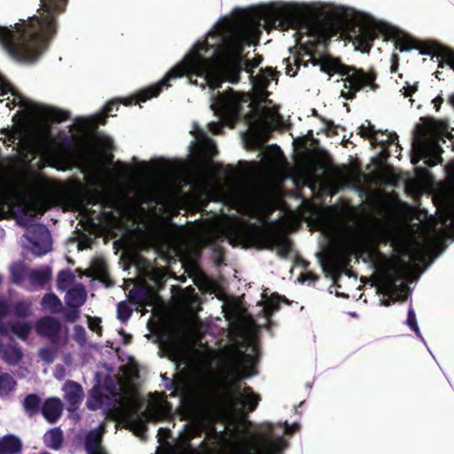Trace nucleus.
<instances>
[{
    "label": "nucleus",
    "mask_w": 454,
    "mask_h": 454,
    "mask_svg": "<svg viewBox=\"0 0 454 454\" xmlns=\"http://www.w3.org/2000/svg\"><path fill=\"white\" fill-rule=\"evenodd\" d=\"M38 355L44 363L51 364L56 358L57 350L52 347H43L39 349Z\"/></svg>",
    "instance_id": "37998d69"
},
{
    "label": "nucleus",
    "mask_w": 454,
    "mask_h": 454,
    "mask_svg": "<svg viewBox=\"0 0 454 454\" xmlns=\"http://www.w3.org/2000/svg\"><path fill=\"white\" fill-rule=\"evenodd\" d=\"M84 447L88 454H107L101 445L100 436L94 431L86 435Z\"/></svg>",
    "instance_id": "c85d7f7f"
},
{
    "label": "nucleus",
    "mask_w": 454,
    "mask_h": 454,
    "mask_svg": "<svg viewBox=\"0 0 454 454\" xmlns=\"http://www.w3.org/2000/svg\"><path fill=\"white\" fill-rule=\"evenodd\" d=\"M281 302L288 305L291 303L286 296L278 293H273L264 301L263 312L267 319L270 320L273 314L279 309Z\"/></svg>",
    "instance_id": "4be33fe9"
},
{
    "label": "nucleus",
    "mask_w": 454,
    "mask_h": 454,
    "mask_svg": "<svg viewBox=\"0 0 454 454\" xmlns=\"http://www.w3.org/2000/svg\"><path fill=\"white\" fill-rule=\"evenodd\" d=\"M46 211L45 203L43 200H33L27 203L24 208V214L34 217L36 214L43 215Z\"/></svg>",
    "instance_id": "58836bf2"
},
{
    "label": "nucleus",
    "mask_w": 454,
    "mask_h": 454,
    "mask_svg": "<svg viewBox=\"0 0 454 454\" xmlns=\"http://www.w3.org/2000/svg\"><path fill=\"white\" fill-rule=\"evenodd\" d=\"M387 33L389 34V25L372 20L360 27L359 33L356 36V42L362 52L369 53L374 40L380 35H383L386 38Z\"/></svg>",
    "instance_id": "9d476101"
},
{
    "label": "nucleus",
    "mask_w": 454,
    "mask_h": 454,
    "mask_svg": "<svg viewBox=\"0 0 454 454\" xmlns=\"http://www.w3.org/2000/svg\"><path fill=\"white\" fill-rule=\"evenodd\" d=\"M428 151L427 148H425L422 145H418L417 147L413 148V155L411 157V162L416 165L419 162V160L423 158H426L425 164L429 167H434L439 162H441L442 159L440 156L433 154L427 157Z\"/></svg>",
    "instance_id": "b1692460"
},
{
    "label": "nucleus",
    "mask_w": 454,
    "mask_h": 454,
    "mask_svg": "<svg viewBox=\"0 0 454 454\" xmlns=\"http://www.w3.org/2000/svg\"><path fill=\"white\" fill-rule=\"evenodd\" d=\"M80 317L79 308H70L64 314V317L67 322H75Z\"/></svg>",
    "instance_id": "6e6d98bb"
},
{
    "label": "nucleus",
    "mask_w": 454,
    "mask_h": 454,
    "mask_svg": "<svg viewBox=\"0 0 454 454\" xmlns=\"http://www.w3.org/2000/svg\"><path fill=\"white\" fill-rule=\"evenodd\" d=\"M86 220L92 225L98 223H106L114 217L111 211H106L105 208H100L99 211L92 207H85L83 212Z\"/></svg>",
    "instance_id": "5701e85b"
},
{
    "label": "nucleus",
    "mask_w": 454,
    "mask_h": 454,
    "mask_svg": "<svg viewBox=\"0 0 454 454\" xmlns=\"http://www.w3.org/2000/svg\"><path fill=\"white\" fill-rule=\"evenodd\" d=\"M41 305L51 311V313H58L62 309V303L59 298L53 293L44 294L42 299Z\"/></svg>",
    "instance_id": "72a5a7b5"
},
{
    "label": "nucleus",
    "mask_w": 454,
    "mask_h": 454,
    "mask_svg": "<svg viewBox=\"0 0 454 454\" xmlns=\"http://www.w3.org/2000/svg\"><path fill=\"white\" fill-rule=\"evenodd\" d=\"M382 274L385 278L387 292L390 293V299L384 301L383 304L389 306L397 300L394 296L397 290V282L402 280L405 275V263L401 259L396 258L392 265L383 266Z\"/></svg>",
    "instance_id": "9b49d317"
},
{
    "label": "nucleus",
    "mask_w": 454,
    "mask_h": 454,
    "mask_svg": "<svg viewBox=\"0 0 454 454\" xmlns=\"http://www.w3.org/2000/svg\"><path fill=\"white\" fill-rule=\"evenodd\" d=\"M300 427L299 424H293L292 426H289L286 422V428H285V432L286 434H294L296 430H298Z\"/></svg>",
    "instance_id": "338daca9"
},
{
    "label": "nucleus",
    "mask_w": 454,
    "mask_h": 454,
    "mask_svg": "<svg viewBox=\"0 0 454 454\" xmlns=\"http://www.w3.org/2000/svg\"><path fill=\"white\" fill-rule=\"evenodd\" d=\"M67 304L69 308H80L86 301V292L82 286L74 287L67 293Z\"/></svg>",
    "instance_id": "bb28decb"
},
{
    "label": "nucleus",
    "mask_w": 454,
    "mask_h": 454,
    "mask_svg": "<svg viewBox=\"0 0 454 454\" xmlns=\"http://www.w3.org/2000/svg\"><path fill=\"white\" fill-rule=\"evenodd\" d=\"M442 48H448L447 46L439 45L434 43L422 42L417 40L415 50H418L422 55H431L433 58L437 57L434 55Z\"/></svg>",
    "instance_id": "e433bc0d"
},
{
    "label": "nucleus",
    "mask_w": 454,
    "mask_h": 454,
    "mask_svg": "<svg viewBox=\"0 0 454 454\" xmlns=\"http://www.w3.org/2000/svg\"><path fill=\"white\" fill-rule=\"evenodd\" d=\"M418 89H419V82H416L412 85L407 84V85L403 86L402 88L401 91H402V94L405 98H409V97H411L418 90Z\"/></svg>",
    "instance_id": "13d9d810"
},
{
    "label": "nucleus",
    "mask_w": 454,
    "mask_h": 454,
    "mask_svg": "<svg viewBox=\"0 0 454 454\" xmlns=\"http://www.w3.org/2000/svg\"><path fill=\"white\" fill-rule=\"evenodd\" d=\"M87 121L84 119L76 118L74 121V126L80 129L87 128Z\"/></svg>",
    "instance_id": "774afa93"
},
{
    "label": "nucleus",
    "mask_w": 454,
    "mask_h": 454,
    "mask_svg": "<svg viewBox=\"0 0 454 454\" xmlns=\"http://www.w3.org/2000/svg\"><path fill=\"white\" fill-rule=\"evenodd\" d=\"M222 60L221 74L225 81L235 84L240 81L244 70L242 56L216 57Z\"/></svg>",
    "instance_id": "2eb2a0df"
},
{
    "label": "nucleus",
    "mask_w": 454,
    "mask_h": 454,
    "mask_svg": "<svg viewBox=\"0 0 454 454\" xmlns=\"http://www.w3.org/2000/svg\"><path fill=\"white\" fill-rule=\"evenodd\" d=\"M77 137L74 135L65 136L58 142V147L67 153H74L76 151Z\"/></svg>",
    "instance_id": "ea45409f"
},
{
    "label": "nucleus",
    "mask_w": 454,
    "mask_h": 454,
    "mask_svg": "<svg viewBox=\"0 0 454 454\" xmlns=\"http://www.w3.org/2000/svg\"><path fill=\"white\" fill-rule=\"evenodd\" d=\"M63 404L58 397H49L42 404L41 412L49 423H56L62 415Z\"/></svg>",
    "instance_id": "6ab92c4d"
},
{
    "label": "nucleus",
    "mask_w": 454,
    "mask_h": 454,
    "mask_svg": "<svg viewBox=\"0 0 454 454\" xmlns=\"http://www.w3.org/2000/svg\"><path fill=\"white\" fill-rule=\"evenodd\" d=\"M64 442L63 431L60 427H54L48 430L43 435V442L45 446L51 450H59Z\"/></svg>",
    "instance_id": "a878e982"
},
{
    "label": "nucleus",
    "mask_w": 454,
    "mask_h": 454,
    "mask_svg": "<svg viewBox=\"0 0 454 454\" xmlns=\"http://www.w3.org/2000/svg\"><path fill=\"white\" fill-rule=\"evenodd\" d=\"M3 355L10 364H17L23 357V353L18 344H9L5 346Z\"/></svg>",
    "instance_id": "473e14b6"
},
{
    "label": "nucleus",
    "mask_w": 454,
    "mask_h": 454,
    "mask_svg": "<svg viewBox=\"0 0 454 454\" xmlns=\"http://www.w3.org/2000/svg\"><path fill=\"white\" fill-rule=\"evenodd\" d=\"M149 87L140 90L136 95L124 98H114L110 101H108L106 106H104V113L103 114H98L96 116V121L98 124L105 125L106 123V119L110 115H114L113 113L114 109L117 111L120 104H123L126 106H129L132 105H137L140 102H145L147 99H142V93L146 90Z\"/></svg>",
    "instance_id": "dca6fc26"
},
{
    "label": "nucleus",
    "mask_w": 454,
    "mask_h": 454,
    "mask_svg": "<svg viewBox=\"0 0 454 454\" xmlns=\"http://www.w3.org/2000/svg\"><path fill=\"white\" fill-rule=\"evenodd\" d=\"M386 39H393L395 46L401 52L415 50L417 40L416 38L403 33L395 27L389 26V34L387 33Z\"/></svg>",
    "instance_id": "a211bd4d"
},
{
    "label": "nucleus",
    "mask_w": 454,
    "mask_h": 454,
    "mask_svg": "<svg viewBox=\"0 0 454 454\" xmlns=\"http://www.w3.org/2000/svg\"><path fill=\"white\" fill-rule=\"evenodd\" d=\"M167 388H174L180 392L186 409L192 418L199 419L206 416L215 404L211 395L201 387L184 386L171 380Z\"/></svg>",
    "instance_id": "6e6552de"
},
{
    "label": "nucleus",
    "mask_w": 454,
    "mask_h": 454,
    "mask_svg": "<svg viewBox=\"0 0 454 454\" xmlns=\"http://www.w3.org/2000/svg\"><path fill=\"white\" fill-rule=\"evenodd\" d=\"M301 12L291 5L270 4L260 11V19L272 27H279L283 30L295 27L301 20Z\"/></svg>",
    "instance_id": "1a4fd4ad"
},
{
    "label": "nucleus",
    "mask_w": 454,
    "mask_h": 454,
    "mask_svg": "<svg viewBox=\"0 0 454 454\" xmlns=\"http://www.w3.org/2000/svg\"><path fill=\"white\" fill-rule=\"evenodd\" d=\"M9 93H11L15 98L12 100H9V98H6V100L8 101L6 103V106L12 109L17 105L20 106V101L23 98L14 91V88L12 85V83L9 81H7L4 75L0 74V96H4Z\"/></svg>",
    "instance_id": "cd10ccee"
},
{
    "label": "nucleus",
    "mask_w": 454,
    "mask_h": 454,
    "mask_svg": "<svg viewBox=\"0 0 454 454\" xmlns=\"http://www.w3.org/2000/svg\"><path fill=\"white\" fill-rule=\"evenodd\" d=\"M21 449V441L15 435L8 434L0 440V454H17Z\"/></svg>",
    "instance_id": "393cba45"
},
{
    "label": "nucleus",
    "mask_w": 454,
    "mask_h": 454,
    "mask_svg": "<svg viewBox=\"0 0 454 454\" xmlns=\"http://www.w3.org/2000/svg\"><path fill=\"white\" fill-rule=\"evenodd\" d=\"M277 74L278 72L275 71L272 67H266L260 69V72L257 75H250V78L254 87L258 90L263 91L266 90L270 83V81L274 79V75Z\"/></svg>",
    "instance_id": "412c9836"
},
{
    "label": "nucleus",
    "mask_w": 454,
    "mask_h": 454,
    "mask_svg": "<svg viewBox=\"0 0 454 454\" xmlns=\"http://www.w3.org/2000/svg\"><path fill=\"white\" fill-rule=\"evenodd\" d=\"M74 279V276L70 270H62L58 274L59 289H66Z\"/></svg>",
    "instance_id": "a19ab883"
},
{
    "label": "nucleus",
    "mask_w": 454,
    "mask_h": 454,
    "mask_svg": "<svg viewBox=\"0 0 454 454\" xmlns=\"http://www.w3.org/2000/svg\"><path fill=\"white\" fill-rule=\"evenodd\" d=\"M74 339L80 345H83L86 342V331L83 326L76 325L74 327Z\"/></svg>",
    "instance_id": "864d4df0"
},
{
    "label": "nucleus",
    "mask_w": 454,
    "mask_h": 454,
    "mask_svg": "<svg viewBox=\"0 0 454 454\" xmlns=\"http://www.w3.org/2000/svg\"><path fill=\"white\" fill-rule=\"evenodd\" d=\"M354 247L355 245L353 242H347L340 245L337 249V256L348 263L350 260V255L352 254Z\"/></svg>",
    "instance_id": "79ce46f5"
},
{
    "label": "nucleus",
    "mask_w": 454,
    "mask_h": 454,
    "mask_svg": "<svg viewBox=\"0 0 454 454\" xmlns=\"http://www.w3.org/2000/svg\"><path fill=\"white\" fill-rule=\"evenodd\" d=\"M61 328L59 320L51 316L41 317L35 324L37 334L47 338L53 345L59 343Z\"/></svg>",
    "instance_id": "4468645a"
},
{
    "label": "nucleus",
    "mask_w": 454,
    "mask_h": 454,
    "mask_svg": "<svg viewBox=\"0 0 454 454\" xmlns=\"http://www.w3.org/2000/svg\"><path fill=\"white\" fill-rule=\"evenodd\" d=\"M64 398L68 404V410L74 411L78 409L83 399L82 386L73 380L67 381L63 387Z\"/></svg>",
    "instance_id": "f3484780"
},
{
    "label": "nucleus",
    "mask_w": 454,
    "mask_h": 454,
    "mask_svg": "<svg viewBox=\"0 0 454 454\" xmlns=\"http://www.w3.org/2000/svg\"><path fill=\"white\" fill-rule=\"evenodd\" d=\"M399 56L395 53H393L391 56V66H390V72L395 73L398 70L399 67Z\"/></svg>",
    "instance_id": "e2e57ef3"
},
{
    "label": "nucleus",
    "mask_w": 454,
    "mask_h": 454,
    "mask_svg": "<svg viewBox=\"0 0 454 454\" xmlns=\"http://www.w3.org/2000/svg\"><path fill=\"white\" fill-rule=\"evenodd\" d=\"M227 375L232 382L226 386L224 392L217 400V405L229 411L239 410L240 412L247 413L254 411L261 401V396L249 386H246L242 393L239 392L240 380L248 375L241 373L237 361L233 362V368L228 372Z\"/></svg>",
    "instance_id": "39448f33"
},
{
    "label": "nucleus",
    "mask_w": 454,
    "mask_h": 454,
    "mask_svg": "<svg viewBox=\"0 0 454 454\" xmlns=\"http://www.w3.org/2000/svg\"><path fill=\"white\" fill-rule=\"evenodd\" d=\"M370 257L372 260H382L386 262L387 259L386 255L380 251L379 248L375 247L370 252Z\"/></svg>",
    "instance_id": "052dcab7"
},
{
    "label": "nucleus",
    "mask_w": 454,
    "mask_h": 454,
    "mask_svg": "<svg viewBox=\"0 0 454 454\" xmlns=\"http://www.w3.org/2000/svg\"><path fill=\"white\" fill-rule=\"evenodd\" d=\"M28 239L32 245V253L36 256L44 255L51 249L50 231L43 224H36L32 228Z\"/></svg>",
    "instance_id": "ddd939ff"
},
{
    "label": "nucleus",
    "mask_w": 454,
    "mask_h": 454,
    "mask_svg": "<svg viewBox=\"0 0 454 454\" xmlns=\"http://www.w3.org/2000/svg\"><path fill=\"white\" fill-rule=\"evenodd\" d=\"M247 214L251 217H257L262 214L263 207L257 200H250L247 203Z\"/></svg>",
    "instance_id": "de8ad7c7"
},
{
    "label": "nucleus",
    "mask_w": 454,
    "mask_h": 454,
    "mask_svg": "<svg viewBox=\"0 0 454 454\" xmlns=\"http://www.w3.org/2000/svg\"><path fill=\"white\" fill-rule=\"evenodd\" d=\"M87 206H99L100 208L106 207V201L99 192H93L86 198Z\"/></svg>",
    "instance_id": "8fccbe9b"
},
{
    "label": "nucleus",
    "mask_w": 454,
    "mask_h": 454,
    "mask_svg": "<svg viewBox=\"0 0 454 454\" xmlns=\"http://www.w3.org/2000/svg\"><path fill=\"white\" fill-rule=\"evenodd\" d=\"M229 240L233 247L242 245L259 250L277 247V254L281 258H286L293 249V242L286 234L269 232L257 223L232 228L229 232Z\"/></svg>",
    "instance_id": "20e7f679"
},
{
    "label": "nucleus",
    "mask_w": 454,
    "mask_h": 454,
    "mask_svg": "<svg viewBox=\"0 0 454 454\" xmlns=\"http://www.w3.org/2000/svg\"><path fill=\"white\" fill-rule=\"evenodd\" d=\"M11 312V303L8 299L0 297V319H4Z\"/></svg>",
    "instance_id": "5fc2aeb1"
},
{
    "label": "nucleus",
    "mask_w": 454,
    "mask_h": 454,
    "mask_svg": "<svg viewBox=\"0 0 454 454\" xmlns=\"http://www.w3.org/2000/svg\"><path fill=\"white\" fill-rule=\"evenodd\" d=\"M17 382L9 373L0 374V396L7 395L16 387Z\"/></svg>",
    "instance_id": "4c0bfd02"
},
{
    "label": "nucleus",
    "mask_w": 454,
    "mask_h": 454,
    "mask_svg": "<svg viewBox=\"0 0 454 454\" xmlns=\"http://www.w3.org/2000/svg\"><path fill=\"white\" fill-rule=\"evenodd\" d=\"M367 126L362 124L358 128L357 134L363 138H369L372 145H380L385 146L387 144H392L395 140L398 139V136L394 133L388 136V138L385 141H379L376 135L378 131L374 129V127L371 124L370 121H366Z\"/></svg>",
    "instance_id": "aec40b11"
},
{
    "label": "nucleus",
    "mask_w": 454,
    "mask_h": 454,
    "mask_svg": "<svg viewBox=\"0 0 454 454\" xmlns=\"http://www.w3.org/2000/svg\"><path fill=\"white\" fill-rule=\"evenodd\" d=\"M212 46L207 42L197 43L187 58L173 67L165 76L158 82L149 86L142 93V99H151L160 95L162 90L170 87L169 82L184 75L189 77L191 83H196L192 77H203L205 83L210 89L215 90L222 87L224 78L222 74L215 71V59L207 58L203 53H207Z\"/></svg>",
    "instance_id": "f03ea898"
},
{
    "label": "nucleus",
    "mask_w": 454,
    "mask_h": 454,
    "mask_svg": "<svg viewBox=\"0 0 454 454\" xmlns=\"http://www.w3.org/2000/svg\"><path fill=\"white\" fill-rule=\"evenodd\" d=\"M32 325L27 322H13L10 325L11 333L17 335L20 339L26 340L31 332Z\"/></svg>",
    "instance_id": "c9c22d12"
},
{
    "label": "nucleus",
    "mask_w": 454,
    "mask_h": 454,
    "mask_svg": "<svg viewBox=\"0 0 454 454\" xmlns=\"http://www.w3.org/2000/svg\"><path fill=\"white\" fill-rule=\"evenodd\" d=\"M208 129L214 135H218L223 132V127L219 121H212L208 124Z\"/></svg>",
    "instance_id": "bf43d9fd"
},
{
    "label": "nucleus",
    "mask_w": 454,
    "mask_h": 454,
    "mask_svg": "<svg viewBox=\"0 0 454 454\" xmlns=\"http://www.w3.org/2000/svg\"><path fill=\"white\" fill-rule=\"evenodd\" d=\"M332 176L338 182L345 184H350L356 180L354 170L348 166L334 168L332 170Z\"/></svg>",
    "instance_id": "2f4dec72"
},
{
    "label": "nucleus",
    "mask_w": 454,
    "mask_h": 454,
    "mask_svg": "<svg viewBox=\"0 0 454 454\" xmlns=\"http://www.w3.org/2000/svg\"><path fill=\"white\" fill-rule=\"evenodd\" d=\"M20 106L24 107L35 114H37L51 122L60 123L70 119L71 115L68 111H65L59 108L47 106L40 105L35 102H31L27 99H22L20 101Z\"/></svg>",
    "instance_id": "f8f14e48"
},
{
    "label": "nucleus",
    "mask_w": 454,
    "mask_h": 454,
    "mask_svg": "<svg viewBox=\"0 0 454 454\" xmlns=\"http://www.w3.org/2000/svg\"><path fill=\"white\" fill-rule=\"evenodd\" d=\"M230 454H276L275 443L264 434L257 439L248 431H233L228 442Z\"/></svg>",
    "instance_id": "0eeeda50"
},
{
    "label": "nucleus",
    "mask_w": 454,
    "mask_h": 454,
    "mask_svg": "<svg viewBox=\"0 0 454 454\" xmlns=\"http://www.w3.org/2000/svg\"><path fill=\"white\" fill-rule=\"evenodd\" d=\"M100 323L101 320L98 317H89V328L98 334L102 332Z\"/></svg>",
    "instance_id": "4d7b16f0"
},
{
    "label": "nucleus",
    "mask_w": 454,
    "mask_h": 454,
    "mask_svg": "<svg viewBox=\"0 0 454 454\" xmlns=\"http://www.w3.org/2000/svg\"><path fill=\"white\" fill-rule=\"evenodd\" d=\"M41 398L37 394H28L23 401V407L28 417H34L41 411Z\"/></svg>",
    "instance_id": "c756f323"
},
{
    "label": "nucleus",
    "mask_w": 454,
    "mask_h": 454,
    "mask_svg": "<svg viewBox=\"0 0 454 454\" xmlns=\"http://www.w3.org/2000/svg\"><path fill=\"white\" fill-rule=\"evenodd\" d=\"M437 58H441L439 60L438 67L443 68L445 65H448L451 69L454 70V50L451 48H442L434 53Z\"/></svg>",
    "instance_id": "f704fd0d"
},
{
    "label": "nucleus",
    "mask_w": 454,
    "mask_h": 454,
    "mask_svg": "<svg viewBox=\"0 0 454 454\" xmlns=\"http://www.w3.org/2000/svg\"><path fill=\"white\" fill-rule=\"evenodd\" d=\"M13 310L15 316L19 318H25L30 314L29 307L23 301L16 302Z\"/></svg>",
    "instance_id": "603ef678"
},
{
    "label": "nucleus",
    "mask_w": 454,
    "mask_h": 454,
    "mask_svg": "<svg viewBox=\"0 0 454 454\" xmlns=\"http://www.w3.org/2000/svg\"><path fill=\"white\" fill-rule=\"evenodd\" d=\"M263 60L262 55H255L253 59H243L244 70L250 75L253 74V68L257 67Z\"/></svg>",
    "instance_id": "3c124183"
},
{
    "label": "nucleus",
    "mask_w": 454,
    "mask_h": 454,
    "mask_svg": "<svg viewBox=\"0 0 454 454\" xmlns=\"http://www.w3.org/2000/svg\"><path fill=\"white\" fill-rule=\"evenodd\" d=\"M261 31L256 23L239 26L223 38V43L214 49L215 57L241 56L244 47L257 44Z\"/></svg>",
    "instance_id": "423d86ee"
},
{
    "label": "nucleus",
    "mask_w": 454,
    "mask_h": 454,
    "mask_svg": "<svg viewBox=\"0 0 454 454\" xmlns=\"http://www.w3.org/2000/svg\"><path fill=\"white\" fill-rule=\"evenodd\" d=\"M310 62L313 66H320V71L330 76L338 74L343 77L340 81L343 82L344 90H341L340 97L346 100L355 99L357 92L365 88L372 91H376L380 88L376 82L378 74L373 68L366 72L363 68L346 65L339 59L332 57L311 58Z\"/></svg>",
    "instance_id": "7ed1b4c3"
},
{
    "label": "nucleus",
    "mask_w": 454,
    "mask_h": 454,
    "mask_svg": "<svg viewBox=\"0 0 454 454\" xmlns=\"http://www.w3.org/2000/svg\"><path fill=\"white\" fill-rule=\"evenodd\" d=\"M205 168L208 171L214 172L215 174H223L225 176H231L234 172V169L231 165L224 167L222 164H212L205 166Z\"/></svg>",
    "instance_id": "09e8293b"
},
{
    "label": "nucleus",
    "mask_w": 454,
    "mask_h": 454,
    "mask_svg": "<svg viewBox=\"0 0 454 454\" xmlns=\"http://www.w3.org/2000/svg\"><path fill=\"white\" fill-rule=\"evenodd\" d=\"M406 325L410 327V329L411 331H413L416 333L417 336H419V337L421 336V333H420V331H419V325L417 323L416 314H415V311L411 305H410V308L408 309Z\"/></svg>",
    "instance_id": "49530a36"
},
{
    "label": "nucleus",
    "mask_w": 454,
    "mask_h": 454,
    "mask_svg": "<svg viewBox=\"0 0 454 454\" xmlns=\"http://www.w3.org/2000/svg\"><path fill=\"white\" fill-rule=\"evenodd\" d=\"M51 278V269L45 267L40 270H33L29 274V280L32 285L43 286Z\"/></svg>",
    "instance_id": "7c9ffc66"
},
{
    "label": "nucleus",
    "mask_w": 454,
    "mask_h": 454,
    "mask_svg": "<svg viewBox=\"0 0 454 454\" xmlns=\"http://www.w3.org/2000/svg\"><path fill=\"white\" fill-rule=\"evenodd\" d=\"M91 396L97 402L98 406L103 404L104 395H103L102 392L100 391V389L93 388Z\"/></svg>",
    "instance_id": "680f3d73"
},
{
    "label": "nucleus",
    "mask_w": 454,
    "mask_h": 454,
    "mask_svg": "<svg viewBox=\"0 0 454 454\" xmlns=\"http://www.w3.org/2000/svg\"><path fill=\"white\" fill-rule=\"evenodd\" d=\"M132 315V309L126 301H121L117 305V317L121 322H126Z\"/></svg>",
    "instance_id": "a18cd8bd"
},
{
    "label": "nucleus",
    "mask_w": 454,
    "mask_h": 454,
    "mask_svg": "<svg viewBox=\"0 0 454 454\" xmlns=\"http://www.w3.org/2000/svg\"><path fill=\"white\" fill-rule=\"evenodd\" d=\"M10 325H11V323H5L4 321V319H0V334L1 335L7 336L9 334V333L11 332Z\"/></svg>",
    "instance_id": "0e129e2a"
},
{
    "label": "nucleus",
    "mask_w": 454,
    "mask_h": 454,
    "mask_svg": "<svg viewBox=\"0 0 454 454\" xmlns=\"http://www.w3.org/2000/svg\"><path fill=\"white\" fill-rule=\"evenodd\" d=\"M262 133L259 130H253L249 133V137L253 143L258 144L262 140Z\"/></svg>",
    "instance_id": "69168bd1"
},
{
    "label": "nucleus",
    "mask_w": 454,
    "mask_h": 454,
    "mask_svg": "<svg viewBox=\"0 0 454 454\" xmlns=\"http://www.w3.org/2000/svg\"><path fill=\"white\" fill-rule=\"evenodd\" d=\"M41 16L17 23V35L12 29L0 26V43L16 61L32 63L38 59L57 33V16L65 12L68 0H41Z\"/></svg>",
    "instance_id": "f257e3e1"
},
{
    "label": "nucleus",
    "mask_w": 454,
    "mask_h": 454,
    "mask_svg": "<svg viewBox=\"0 0 454 454\" xmlns=\"http://www.w3.org/2000/svg\"><path fill=\"white\" fill-rule=\"evenodd\" d=\"M283 61L286 63V74L292 77L295 76L301 63V59L298 57H294V63L291 62V58L284 59Z\"/></svg>",
    "instance_id": "c03bdc74"
}]
</instances>
